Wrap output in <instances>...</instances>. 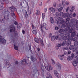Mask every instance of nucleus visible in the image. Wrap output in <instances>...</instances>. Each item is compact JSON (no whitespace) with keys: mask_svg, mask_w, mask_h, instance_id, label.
<instances>
[{"mask_svg":"<svg viewBox=\"0 0 78 78\" xmlns=\"http://www.w3.org/2000/svg\"><path fill=\"white\" fill-rule=\"evenodd\" d=\"M66 16L67 18L66 19V22L63 20L62 18L59 17L58 18V20H56L55 22L57 23L58 24H61L62 25L61 26L62 28V27L64 28L66 27L68 28L69 30H70V27H71V30H75V27H76L78 25V20L77 19H72L70 20V18L72 17V13H71L70 15V14L69 12H67L66 13ZM70 17V18H69ZM69 20H70L71 23H69Z\"/></svg>","mask_w":78,"mask_h":78,"instance_id":"1","label":"nucleus"},{"mask_svg":"<svg viewBox=\"0 0 78 78\" xmlns=\"http://www.w3.org/2000/svg\"><path fill=\"white\" fill-rule=\"evenodd\" d=\"M66 31V33H68L69 34V36H70V33H71V35L73 37H75L76 36V33L75 32V30H59L58 31V32L59 33H61L60 34V36L61 37H64V31Z\"/></svg>","mask_w":78,"mask_h":78,"instance_id":"2","label":"nucleus"},{"mask_svg":"<svg viewBox=\"0 0 78 78\" xmlns=\"http://www.w3.org/2000/svg\"><path fill=\"white\" fill-rule=\"evenodd\" d=\"M2 13L5 14V16L4 17H1L0 19V21L2 23H5V20H9V12L8 11H6L5 10H4L2 12Z\"/></svg>","mask_w":78,"mask_h":78,"instance_id":"3","label":"nucleus"},{"mask_svg":"<svg viewBox=\"0 0 78 78\" xmlns=\"http://www.w3.org/2000/svg\"><path fill=\"white\" fill-rule=\"evenodd\" d=\"M66 36H64L62 39L63 40H64V41H67V39L68 40H70L71 41H73L74 42H76L77 41V40H78V38L76 37H75L74 38H73V37L72 36H69V34H68L67 33H66L65 34Z\"/></svg>","mask_w":78,"mask_h":78,"instance_id":"4","label":"nucleus"},{"mask_svg":"<svg viewBox=\"0 0 78 78\" xmlns=\"http://www.w3.org/2000/svg\"><path fill=\"white\" fill-rule=\"evenodd\" d=\"M9 9L11 10V15L14 19H16V16L15 14L14 13V11H17V9L14 7H11L9 8Z\"/></svg>","mask_w":78,"mask_h":78,"instance_id":"5","label":"nucleus"},{"mask_svg":"<svg viewBox=\"0 0 78 78\" xmlns=\"http://www.w3.org/2000/svg\"><path fill=\"white\" fill-rule=\"evenodd\" d=\"M75 58L77 59H76V61L73 62L72 63L74 67H76L77 66V64L78 63V55L76 56Z\"/></svg>","mask_w":78,"mask_h":78,"instance_id":"6","label":"nucleus"},{"mask_svg":"<svg viewBox=\"0 0 78 78\" xmlns=\"http://www.w3.org/2000/svg\"><path fill=\"white\" fill-rule=\"evenodd\" d=\"M0 43L2 44H6V40L2 38V37L0 35Z\"/></svg>","mask_w":78,"mask_h":78,"instance_id":"7","label":"nucleus"},{"mask_svg":"<svg viewBox=\"0 0 78 78\" xmlns=\"http://www.w3.org/2000/svg\"><path fill=\"white\" fill-rule=\"evenodd\" d=\"M45 25H46V24L44 23H43V24H41V30H47V29L45 27Z\"/></svg>","mask_w":78,"mask_h":78,"instance_id":"8","label":"nucleus"},{"mask_svg":"<svg viewBox=\"0 0 78 78\" xmlns=\"http://www.w3.org/2000/svg\"><path fill=\"white\" fill-rule=\"evenodd\" d=\"M4 62L5 63H6L7 68H9V67L11 66V64H10L9 62H8V61H7V59H5L4 61Z\"/></svg>","mask_w":78,"mask_h":78,"instance_id":"9","label":"nucleus"},{"mask_svg":"<svg viewBox=\"0 0 78 78\" xmlns=\"http://www.w3.org/2000/svg\"><path fill=\"white\" fill-rule=\"evenodd\" d=\"M73 52H76V55H78V46L76 48H73Z\"/></svg>","mask_w":78,"mask_h":78,"instance_id":"10","label":"nucleus"},{"mask_svg":"<svg viewBox=\"0 0 78 78\" xmlns=\"http://www.w3.org/2000/svg\"><path fill=\"white\" fill-rule=\"evenodd\" d=\"M45 68L47 70H48V71H50L51 70L53 69V68H52V67L51 66H47L45 67Z\"/></svg>","mask_w":78,"mask_h":78,"instance_id":"11","label":"nucleus"},{"mask_svg":"<svg viewBox=\"0 0 78 78\" xmlns=\"http://www.w3.org/2000/svg\"><path fill=\"white\" fill-rule=\"evenodd\" d=\"M60 16L61 17H62L63 18H66V13H64L63 14V12H60Z\"/></svg>","mask_w":78,"mask_h":78,"instance_id":"12","label":"nucleus"},{"mask_svg":"<svg viewBox=\"0 0 78 78\" xmlns=\"http://www.w3.org/2000/svg\"><path fill=\"white\" fill-rule=\"evenodd\" d=\"M54 73L56 76L58 77V78H59V74L57 71L55 70L54 71Z\"/></svg>","mask_w":78,"mask_h":78,"instance_id":"13","label":"nucleus"},{"mask_svg":"<svg viewBox=\"0 0 78 78\" xmlns=\"http://www.w3.org/2000/svg\"><path fill=\"white\" fill-rule=\"evenodd\" d=\"M65 42L66 45L67 46L70 45L71 44V43H72V42L69 40H68L67 41H66Z\"/></svg>","mask_w":78,"mask_h":78,"instance_id":"14","label":"nucleus"},{"mask_svg":"<svg viewBox=\"0 0 78 78\" xmlns=\"http://www.w3.org/2000/svg\"><path fill=\"white\" fill-rule=\"evenodd\" d=\"M56 66L59 69L61 70V65L59 62L57 63Z\"/></svg>","mask_w":78,"mask_h":78,"instance_id":"15","label":"nucleus"},{"mask_svg":"<svg viewBox=\"0 0 78 78\" xmlns=\"http://www.w3.org/2000/svg\"><path fill=\"white\" fill-rule=\"evenodd\" d=\"M50 11L51 12H55V9L53 7H51L49 8Z\"/></svg>","mask_w":78,"mask_h":78,"instance_id":"16","label":"nucleus"},{"mask_svg":"<svg viewBox=\"0 0 78 78\" xmlns=\"http://www.w3.org/2000/svg\"><path fill=\"white\" fill-rule=\"evenodd\" d=\"M9 28L10 30H15V27L14 25H11L9 26Z\"/></svg>","mask_w":78,"mask_h":78,"instance_id":"17","label":"nucleus"},{"mask_svg":"<svg viewBox=\"0 0 78 78\" xmlns=\"http://www.w3.org/2000/svg\"><path fill=\"white\" fill-rule=\"evenodd\" d=\"M34 41L35 42L38 43V44H39V39H37V38L36 37L34 38Z\"/></svg>","mask_w":78,"mask_h":78,"instance_id":"18","label":"nucleus"},{"mask_svg":"<svg viewBox=\"0 0 78 78\" xmlns=\"http://www.w3.org/2000/svg\"><path fill=\"white\" fill-rule=\"evenodd\" d=\"M62 56L63 57H64V55H58V57L59 59H60V60H62V59H63Z\"/></svg>","mask_w":78,"mask_h":78,"instance_id":"19","label":"nucleus"},{"mask_svg":"<svg viewBox=\"0 0 78 78\" xmlns=\"http://www.w3.org/2000/svg\"><path fill=\"white\" fill-rule=\"evenodd\" d=\"M50 20L51 23H54V20H53V17H50Z\"/></svg>","mask_w":78,"mask_h":78,"instance_id":"20","label":"nucleus"},{"mask_svg":"<svg viewBox=\"0 0 78 78\" xmlns=\"http://www.w3.org/2000/svg\"><path fill=\"white\" fill-rule=\"evenodd\" d=\"M31 59L33 62H34V61H36L37 59L36 58L33 57H31Z\"/></svg>","mask_w":78,"mask_h":78,"instance_id":"21","label":"nucleus"},{"mask_svg":"<svg viewBox=\"0 0 78 78\" xmlns=\"http://www.w3.org/2000/svg\"><path fill=\"white\" fill-rule=\"evenodd\" d=\"M36 15H40L41 14V12L39 10H36Z\"/></svg>","mask_w":78,"mask_h":78,"instance_id":"22","label":"nucleus"},{"mask_svg":"<svg viewBox=\"0 0 78 78\" xmlns=\"http://www.w3.org/2000/svg\"><path fill=\"white\" fill-rule=\"evenodd\" d=\"M14 47L15 50H18L19 48H18V47L15 45H14Z\"/></svg>","mask_w":78,"mask_h":78,"instance_id":"23","label":"nucleus"},{"mask_svg":"<svg viewBox=\"0 0 78 78\" xmlns=\"http://www.w3.org/2000/svg\"><path fill=\"white\" fill-rule=\"evenodd\" d=\"M23 63H25V64H26L27 63V60L26 59H23L22 60L21 64H23Z\"/></svg>","mask_w":78,"mask_h":78,"instance_id":"24","label":"nucleus"},{"mask_svg":"<svg viewBox=\"0 0 78 78\" xmlns=\"http://www.w3.org/2000/svg\"><path fill=\"white\" fill-rule=\"evenodd\" d=\"M55 39V36H52L51 37V41H54Z\"/></svg>","mask_w":78,"mask_h":78,"instance_id":"25","label":"nucleus"},{"mask_svg":"<svg viewBox=\"0 0 78 78\" xmlns=\"http://www.w3.org/2000/svg\"><path fill=\"white\" fill-rule=\"evenodd\" d=\"M55 15L57 17H59L60 16V13H59L58 12H57L55 13Z\"/></svg>","mask_w":78,"mask_h":78,"instance_id":"26","label":"nucleus"},{"mask_svg":"<svg viewBox=\"0 0 78 78\" xmlns=\"http://www.w3.org/2000/svg\"><path fill=\"white\" fill-rule=\"evenodd\" d=\"M36 72H38V73H39V72H38V70H33V73L34 74V75H35V74H36Z\"/></svg>","mask_w":78,"mask_h":78,"instance_id":"27","label":"nucleus"},{"mask_svg":"<svg viewBox=\"0 0 78 78\" xmlns=\"http://www.w3.org/2000/svg\"><path fill=\"white\" fill-rule=\"evenodd\" d=\"M72 59L73 58H72V57H71V56H69L67 58V59L68 61H70V60H72Z\"/></svg>","mask_w":78,"mask_h":78,"instance_id":"28","label":"nucleus"},{"mask_svg":"<svg viewBox=\"0 0 78 78\" xmlns=\"http://www.w3.org/2000/svg\"><path fill=\"white\" fill-rule=\"evenodd\" d=\"M74 45L75 47H76V46H77L78 45V42L77 41H75L74 43Z\"/></svg>","mask_w":78,"mask_h":78,"instance_id":"29","label":"nucleus"},{"mask_svg":"<svg viewBox=\"0 0 78 78\" xmlns=\"http://www.w3.org/2000/svg\"><path fill=\"white\" fill-rule=\"evenodd\" d=\"M62 3L63 6H65L66 5V1H62Z\"/></svg>","mask_w":78,"mask_h":78,"instance_id":"30","label":"nucleus"},{"mask_svg":"<svg viewBox=\"0 0 78 78\" xmlns=\"http://www.w3.org/2000/svg\"><path fill=\"white\" fill-rule=\"evenodd\" d=\"M33 33L34 34H37V31L36 30H33L32 31Z\"/></svg>","mask_w":78,"mask_h":78,"instance_id":"31","label":"nucleus"},{"mask_svg":"<svg viewBox=\"0 0 78 78\" xmlns=\"http://www.w3.org/2000/svg\"><path fill=\"white\" fill-rule=\"evenodd\" d=\"M75 9V7L74 6H72L71 7V9L70 10V12H73V10Z\"/></svg>","mask_w":78,"mask_h":78,"instance_id":"32","label":"nucleus"},{"mask_svg":"<svg viewBox=\"0 0 78 78\" xmlns=\"http://www.w3.org/2000/svg\"><path fill=\"white\" fill-rule=\"evenodd\" d=\"M62 9H63V7H61L60 8L58 9V11H59V12H61V11H62Z\"/></svg>","mask_w":78,"mask_h":78,"instance_id":"33","label":"nucleus"},{"mask_svg":"<svg viewBox=\"0 0 78 78\" xmlns=\"http://www.w3.org/2000/svg\"><path fill=\"white\" fill-rule=\"evenodd\" d=\"M22 27V24L21 23H20L19 24H18L17 26V28H18V29H20V28H21Z\"/></svg>","mask_w":78,"mask_h":78,"instance_id":"34","label":"nucleus"},{"mask_svg":"<svg viewBox=\"0 0 78 78\" xmlns=\"http://www.w3.org/2000/svg\"><path fill=\"white\" fill-rule=\"evenodd\" d=\"M74 47V46H73V45H70V46H69V49L70 50H72V49H73V48Z\"/></svg>","mask_w":78,"mask_h":78,"instance_id":"35","label":"nucleus"},{"mask_svg":"<svg viewBox=\"0 0 78 78\" xmlns=\"http://www.w3.org/2000/svg\"><path fill=\"white\" fill-rule=\"evenodd\" d=\"M32 30H36V28L35 27L33 24L32 25Z\"/></svg>","mask_w":78,"mask_h":78,"instance_id":"36","label":"nucleus"},{"mask_svg":"<svg viewBox=\"0 0 78 78\" xmlns=\"http://www.w3.org/2000/svg\"><path fill=\"white\" fill-rule=\"evenodd\" d=\"M4 4H8L9 3L8 0H4Z\"/></svg>","mask_w":78,"mask_h":78,"instance_id":"37","label":"nucleus"},{"mask_svg":"<svg viewBox=\"0 0 78 78\" xmlns=\"http://www.w3.org/2000/svg\"><path fill=\"white\" fill-rule=\"evenodd\" d=\"M0 2H1V3L2 5H4V4H5L4 0H1L0 1Z\"/></svg>","mask_w":78,"mask_h":78,"instance_id":"38","label":"nucleus"},{"mask_svg":"<svg viewBox=\"0 0 78 78\" xmlns=\"http://www.w3.org/2000/svg\"><path fill=\"white\" fill-rule=\"evenodd\" d=\"M42 19H44L45 18V13H42Z\"/></svg>","mask_w":78,"mask_h":78,"instance_id":"39","label":"nucleus"},{"mask_svg":"<svg viewBox=\"0 0 78 78\" xmlns=\"http://www.w3.org/2000/svg\"><path fill=\"white\" fill-rule=\"evenodd\" d=\"M41 73L43 75H44V69H42L41 71Z\"/></svg>","mask_w":78,"mask_h":78,"instance_id":"40","label":"nucleus"},{"mask_svg":"<svg viewBox=\"0 0 78 78\" xmlns=\"http://www.w3.org/2000/svg\"><path fill=\"white\" fill-rule=\"evenodd\" d=\"M51 61H52V63L53 64V65H55V61H54V60L52 59H51Z\"/></svg>","mask_w":78,"mask_h":78,"instance_id":"41","label":"nucleus"},{"mask_svg":"<svg viewBox=\"0 0 78 78\" xmlns=\"http://www.w3.org/2000/svg\"><path fill=\"white\" fill-rule=\"evenodd\" d=\"M3 9V7L2 5H1L0 6V10H2Z\"/></svg>","mask_w":78,"mask_h":78,"instance_id":"42","label":"nucleus"},{"mask_svg":"<svg viewBox=\"0 0 78 78\" xmlns=\"http://www.w3.org/2000/svg\"><path fill=\"white\" fill-rule=\"evenodd\" d=\"M26 12L25 13V17L26 18V19H27V17H28V14H27V12L26 11Z\"/></svg>","mask_w":78,"mask_h":78,"instance_id":"43","label":"nucleus"},{"mask_svg":"<svg viewBox=\"0 0 78 78\" xmlns=\"http://www.w3.org/2000/svg\"><path fill=\"white\" fill-rule=\"evenodd\" d=\"M27 12L28 14L30 15V14H31V10H28Z\"/></svg>","mask_w":78,"mask_h":78,"instance_id":"44","label":"nucleus"},{"mask_svg":"<svg viewBox=\"0 0 78 78\" xmlns=\"http://www.w3.org/2000/svg\"><path fill=\"white\" fill-rule=\"evenodd\" d=\"M55 37L56 40H59V36H56Z\"/></svg>","mask_w":78,"mask_h":78,"instance_id":"45","label":"nucleus"},{"mask_svg":"<svg viewBox=\"0 0 78 78\" xmlns=\"http://www.w3.org/2000/svg\"><path fill=\"white\" fill-rule=\"evenodd\" d=\"M66 41H63L62 43V45L64 46V45H65V44H66Z\"/></svg>","mask_w":78,"mask_h":78,"instance_id":"46","label":"nucleus"},{"mask_svg":"<svg viewBox=\"0 0 78 78\" xmlns=\"http://www.w3.org/2000/svg\"><path fill=\"white\" fill-rule=\"evenodd\" d=\"M14 23L16 25H18V23H17V21H15L14 22Z\"/></svg>","mask_w":78,"mask_h":78,"instance_id":"47","label":"nucleus"},{"mask_svg":"<svg viewBox=\"0 0 78 78\" xmlns=\"http://www.w3.org/2000/svg\"><path fill=\"white\" fill-rule=\"evenodd\" d=\"M75 56V55L73 54V53H72L71 54V57H72V58H74Z\"/></svg>","mask_w":78,"mask_h":78,"instance_id":"48","label":"nucleus"},{"mask_svg":"<svg viewBox=\"0 0 78 78\" xmlns=\"http://www.w3.org/2000/svg\"><path fill=\"white\" fill-rule=\"evenodd\" d=\"M63 50H68V48H63Z\"/></svg>","mask_w":78,"mask_h":78,"instance_id":"49","label":"nucleus"},{"mask_svg":"<svg viewBox=\"0 0 78 78\" xmlns=\"http://www.w3.org/2000/svg\"><path fill=\"white\" fill-rule=\"evenodd\" d=\"M69 9V7H68L66 8V12H68V10Z\"/></svg>","mask_w":78,"mask_h":78,"instance_id":"50","label":"nucleus"},{"mask_svg":"<svg viewBox=\"0 0 78 78\" xmlns=\"http://www.w3.org/2000/svg\"><path fill=\"white\" fill-rule=\"evenodd\" d=\"M29 49L30 51H31V45H29Z\"/></svg>","mask_w":78,"mask_h":78,"instance_id":"51","label":"nucleus"},{"mask_svg":"<svg viewBox=\"0 0 78 78\" xmlns=\"http://www.w3.org/2000/svg\"><path fill=\"white\" fill-rule=\"evenodd\" d=\"M72 15L73 17H76V14H75V13H74Z\"/></svg>","mask_w":78,"mask_h":78,"instance_id":"52","label":"nucleus"},{"mask_svg":"<svg viewBox=\"0 0 78 78\" xmlns=\"http://www.w3.org/2000/svg\"><path fill=\"white\" fill-rule=\"evenodd\" d=\"M66 5H69V2H66Z\"/></svg>","mask_w":78,"mask_h":78,"instance_id":"53","label":"nucleus"},{"mask_svg":"<svg viewBox=\"0 0 78 78\" xmlns=\"http://www.w3.org/2000/svg\"><path fill=\"white\" fill-rule=\"evenodd\" d=\"M41 46H42V47H43V46L44 45V43H43V42H41Z\"/></svg>","mask_w":78,"mask_h":78,"instance_id":"54","label":"nucleus"},{"mask_svg":"<svg viewBox=\"0 0 78 78\" xmlns=\"http://www.w3.org/2000/svg\"><path fill=\"white\" fill-rule=\"evenodd\" d=\"M39 40H40V42L41 43L43 42V41L42 40V39H41V38H39Z\"/></svg>","mask_w":78,"mask_h":78,"instance_id":"55","label":"nucleus"},{"mask_svg":"<svg viewBox=\"0 0 78 78\" xmlns=\"http://www.w3.org/2000/svg\"><path fill=\"white\" fill-rule=\"evenodd\" d=\"M67 53L68 54V55H69V54H70V53H71V51H68Z\"/></svg>","mask_w":78,"mask_h":78,"instance_id":"56","label":"nucleus"},{"mask_svg":"<svg viewBox=\"0 0 78 78\" xmlns=\"http://www.w3.org/2000/svg\"><path fill=\"white\" fill-rule=\"evenodd\" d=\"M59 29V28L58 27H55V30H58Z\"/></svg>","mask_w":78,"mask_h":78,"instance_id":"57","label":"nucleus"},{"mask_svg":"<svg viewBox=\"0 0 78 78\" xmlns=\"http://www.w3.org/2000/svg\"><path fill=\"white\" fill-rule=\"evenodd\" d=\"M12 30H13V32H14V31H15V30H10V33H11V32H12Z\"/></svg>","mask_w":78,"mask_h":78,"instance_id":"58","label":"nucleus"},{"mask_svg":"<svg viewBox=\"0 0 78 78\" xmlns=\"http://www.w3.org/2000/svg\"><path fill=\"white\" fill-rule=\"evenodd\" d=\"M62 45V44H58V47H61Z\"/></svg>","mask_w":78,"mask_h":78,"instance_id":"59","label":"nucleus"},{"mask_svg":"<svg viewBox=\"0 0 78 78\" xmlns=\"http://www.w3.org/2000/svg\"><path fill=\"white\" fill-rule=\"evenodd\" d=\"M22 33L23 34H25V32L24 30H23Z\"/></svg>","mask_w":78,"mask_h":78,"instance_id":"60","label":"nucleus"},{"mask_svg":"<svg viewBox=\"0 0 78 78\" xmlns=\"http://www.w3.org/2000/svg\"><path fill=\"white\" fill-rule=\"evenodd\" d=\"M44 11L45 12H46V11H47V8H45L44 9Z\"/></svg>","mask_w":78,"mask_h":78,"instance_id":"61","label":"nucleus"},{"mask_svg":"<svg viewBox=\"0 0 78 78\" xmlns=\"http://www.w3.org/2000/svg\"><path fill=\"white\" fill-rule=\"evenodd\" d=\"M42 2H41L40 3L39 5L40 6H42Z\"/></svg>","mask_w":78,"mask_h":78,"instance_id":"62","label":"nucleus"},{"mask_svg":"<svg viewBox=\"0 0 78 78\" xmlns=\"http://www.w3.org/2000/svg\"><path fill=\"white\" fill-rule=\"evenodd\" d=\"M37 50L38 51H40V48H37Z\"/></svg>","mask_w":78,"mask_h":78,"instance_id":"63","label":"nucleus"},{"mask_svg":"<svg viewBox=\"0 0 78 78\" xmlns=\"http://www.w3.org/2000/svg\"><path fill=\"white\" fill-rule=\"evenodd\" d=\"M64 53L65 55H66V54L67 53V52L66 51H65L64 52Z\"/></svg>","mask_w":78,"mask_h":78,"instance_id":"64","label":"nucleus"}]
</instances>
